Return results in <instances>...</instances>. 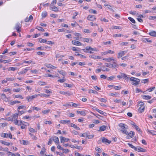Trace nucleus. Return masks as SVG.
Segmentation results:
<instances>
[{
  "instance_id": "f257e3e1",
  "label": "nucleus",
  "mask_w": 156,
  "mask_h": 156,
  "mask_svg": "<svg viewBox=\"0 0 156 156\" xmlns=\"http://www.w3.org/2000/svg\"><path fill=\"white\" fill-rule=\"evenodd\" d=\"M130 81L132 82V84L134 85L138 84L140 82V80L134 77H131L130 78Z\"/></svg>"
},
{
  "instance_id": "f03ea898",
  "label": "nucleus",
  "mask_w": 156,
  "mask_h": 156,
  "mask_svg": "<svg viewBox=\"0 0 156 156\" xmlns=\"http://www.w3.org/2000/svg\"><path fill=\"white\" fill-rule=\"evenodd\" d=\"M120 75L117 76V78L119 79L123 78L125 80L128 78V77H127V75L126 74L122 73H120Z\"/></svg>"
},
{
  "instance_id": "7ed1b4c3",
  "label": "nucleus",
  "mask_w": 156,
  "mask_h": 156,
  "mask_svg": "<svg viewBox=\"0 0 156 156\" xmlns=\"http://www.w3.org/2000/svg\"><path fill=\"white\" fill-rule=\"evenodd\" d=\"M2 137H9L10 139L12 138V135L11 133H10L9 134L5 133H2L1 135Z\"/></svg>"
},
{
  "instance_id": "20e7f679",
  "label": "nucleus",
  "mask_w": 156,
  "mask_h": 156,
  "mask_svg": "<svg viewBox=\"0 0 156 156\" xmlns=\"http://www.w3.org/2000/svg\"><path fill=\"white\" fill-rule=\"evenodd\" d=\"M37 95L35 94L32 96H29L27 97L26 98L28 102H30V101L32 100L33 99L37 97Z\"/></svg>"
},
{
  "instance_id": "39448f33",
  "label": "nucleus",
  "mask_w": 156,
  "mask_h": 156,
  "mask_svg": "<svg viewBox=\"0 0 156 156\" xmlns=\"http://www.w3.org/2000/svg\"><path fill=\"white\" fill-rule=\"evenodd\" d=\"M87 19L91 21H94L96 19V18L94 15H89L87 18Z\"/></svg>"
},
{
  "instance_id": "423d86ee",
  "label": "nucleus",
  "mask_w": 156,
  "mask_h": 156,
  "mask_svg": "<svg viewBox=\"0 0 156 156\" xmlns=\"http://www.w3.org/2000/svg\"><path fill=\"white\" fill-rule=\"evenodd\" d=\"M127 51H122L118 53L117 57L118 58H119L123 56L126 53Z\"/></svg>"
},
{
  "instance_id": "0eeeda50",
  "label": "nucleus",
  "mask_w": 156,
  "mask_h": 156,
  "mask_svg": "<svg viewBox=\"0 0 156 156\" xmlns=\"http://www.w3.org/2000/svg\"><path fill=\"white\" fill-rule=\"evenodd\" d=\"M21 25L20 23H16L15 25V28L18 32L20 31V29L21 28Z\"/></svg>"
},
{
  "instance_id": "6e6552de",
  "label": "nucleus",
  "mask_w": 156,
  "mask_h": 156,
  "mask_svg": "<svg viewBox=\"0 0 156 156\" xmlns=\"http://www.w3.org/2000/svg\"><path fill=\"white\" fill-rule=\"evenodd\" d=\"M72 43L75 45L80 46L82 45V43L76 40H73L72 41Z\"/></svg>"
},
{
  "instance_id": "1a4fd4ad",
  "label": "nucleus",
  "mask_w": 156,
  "mask_h": 156,
  "mask_svg": "<svg viewBox=\"0 0 156 156\" xmlns=\"http://www.w3.org/2000/svg\"><path fill=\"white\" fill-rule=\"evenodd\" d=\"M101 141L103 143H105L106 144H107L106 143H107L108 144H110L111 142V141L108 140L104 137L102 138Z\"/></svg>"
},
{
  "instance_id": "9d476101",
  "label": "nucleus",
  "mask_w": 156,
  "mask_h": 156,
  "mask_svg": "<svg viewBox=\"0 0 156 156\" xmlns=\"http://www.w3.org/2000/svg\"><path fill=\"white\" fill-rule=\"evenodd\" d=\"M135 134L134 132H132V133H128L127 134V135L126 136V138L128 139H129L132 137H133Z\"/></svg>"
},
{
  "instance_id": "9b49d317",
  "label": "nucleus",
  "mask_w": 156,
  "mask_h": 156,
  "mask_svg": "<svg viewBox=\"0 0 156 156\" xmlns=\"http://www.w3.org/2000/svg\"><path fill=\"white\" fill-rule=\"evenodd\" d=\"M119 126L121 128V130H124L128 128L127 126L124 124L120 123L119 124Z\"/></svg>"
},
{
  "instance_id": "f8f14e48",
  "label": "nucleus",
  "mask_w": 156,
  "mask_h": 156,
  "mask_svg": "<svg viewBox=\"0 0 156 156\" xmlns=\"http://www.w3.org/2000/svg\"><path fill=\"white\" fill-rule=\"evenodd\" d=\"M60 138L61 143H62L64 142H67L69 140L68 138H67L62 136H60Z\"/></svg>"
},
{
  "instance_id": "ddd939ff",
  "label": "nucleus",
  "mask_w": 156,
  "mask_h": 156,
  "mask_svg": "<svg viewBox=\"0 0 156 156\" xmlns=\"http://www.w3.org/2000/svg\"><path fill=\"white\" fill-rule=\"evenodd\" d=\"M86 50H90L91 51H98V50L95 48H93L91 47L90 46H87L86 47Z\"/></svg>"
},
{
  "instance_id": "4468645a",
  "label": "nucleus",
  "mask_w": 156,
  "mask_h": 156,
  "mask_svg": "<svg viewBox=\"0 0 156 156\" xmlns=\"http://www.w3.org/2000/svg\"><path fill=\"white\" fill-rule=\"evenodd\" d=\"M33 17L32 15H30L29 18L27 17L25 19V22H31L33 20Z\"/></svg>"
},
{
  "instance_id": "2eb2a0df",
  "label": "nucleus",
  "mask_w": 156,
  "mask_h": 156,
  "mask_svg": "<svg viewBox=\"0 0 156 156\" xmlns=\"http://www.w3.org/2000/svg\"><path fill=\"white\" fill-rule=\"evenodd\" d=\"M96 110L100 114L104 116H107V114L106 113L104 112L103 111L100 110H99L97 108H96Z\"/></svg>"
},
{
  "instance_id": "dca6fc26",
  "label": "nucleus",
  "mask_w": 156,
  "mask_h": 156,
  "mask_svg": "<svg viewBox=\"0 0 156 156\" xmlns=\"http://www.w3.org/2000/svg\"><path fill=\"white\" fill-rule=\"evenodd\" d=\"M136 151L138 152H145L146 151V150L143 148L139 147L138 148L137 147V150Z\"/></svg>"
},
{
  "instance_id": "f3484780",
  "label": "nucleus",
  "mask_w": 156,
  "mask_h": 156,
  "mask_svg": "<svg viewBox=\"0 0 156 156\" xmlns=\"http://www.w3.org/2000/svg\"><path fill=\"white\" fill-rule=\"evenodd\" d=\"M29 70V68H26L23 71L19 72L18 74L19 75L24 74Z\"/></svg>"
},
{
  "instance_id": "a211bd4d",
  "label": "nucleus",
  "mask_w": 156,
  "mask_h": 156,
  "mask_svg": "<svg viewBox=\"0 0 156 156\" xmlns=\"http://www.w3.org/2000/svg\"><path fill=\"white\" fill-rule=\"evenodd\" d=\"M70 125L72 127L74 128L75 129H76L77 130H80V128L79 127H77V126L75 124L72 123H70Z\"/></svg>"
},
{
  "instance_id": "6ab92c4d",
  "label": "nucleus",
  "mask_w": 156,
  "mask_h": 156,
  "mask_svg": "<svg viewBox=\"0 0 156 156\" xmlns=\"http://www.w3.org/2000/svg\"><path fill=\"white\" fill-rule=\"evenodd\" d=\"M145 107L144 106H141L139 108L138 111L140 113H141L144 110Z\"/></svg>"
},
{
  "instance_id": "aec40b11",
  "label": "nucleus",
  "mask_w": 156,
  "mask_h": 156,
  "mask_svg": "<svg viewBox=\"0 0 156 156\" xmlns=\"http://www.w3.org/2000/svg\"><path fill=\"white\" fill-rule=\"evenodd\" d=\"M53 140L56 143L58 144L59 143V139L57 136H54L53 139Z\"/></svg>"
},
{
  "instance_id": "412c9836",
  "label": "nucleus",
  "mask_w": 156,
  "mask_h": 156,
  "mask_svg": "<svg viewBox=\"0 0 156 156\" xmlns=\"http://www.w3.org/2000/svg\"><path fill=\"white\" fill-rule=\"evenodd\" d=\"M149 34L151 36L156 37V32L154 31H152L149 33Z\"/></svg>"
},
{
  "instance_id": "4be33fe9",
  "label": "nucleus",
  "mask_w": 156,
  "mask_h": 156,
  "mask_svg": "<svg viewBox=\"0 0 156 156\" xmlns=\"http://www.w3.org/2000/svg\"><path fill=\"white\" fill-rule=\"evenodd\" d=\"M142 97L144 99L149 100L151 99V97L149 95H144L142 96Z\"/></svg>"
},
{
  "instance_id": "5701e85b",
  "label": "nucleus",
  "mask_w": 156,
  "mask_h": 156,
  "mask_svg": "<svg viewBox=\"0 0 156 156\" xmlns=\"http://www.w3.org/2000/svg\"><path fill=\"white\" fill-rule=\"evenodd\" d=\"M106 129V126H102L100 127L99 131H103Z\"/></svg>"
},
{
  "instance_id": "b1692460",
  "label": "nucleus",
  "mask_w": 156,
  "mask_h": 156,
  "mask_svg": "<svg viewBox=\"0 0 156 156\" xmlns=\"http://www.w3.org/2000/svg\"><path fill=\"white\" fill-rule=\"evenodd\" d=\"M46 66L48 68H52V69H55L56 68V67L52 66L51 64H47Z\"/></svg>"
},
{
  "instance_id": "393cba45",
  "label": "nucleus",
  "mask_w": 156,
  "mask_h": 156,
  "mask_svg": "<svg viewBox=\"0 0 156 156\" xmlns=\"http://www.w3.org/2000/svg\"><path fill=\"white\" fill-rule=\"evenodd\" d=\"M20 103V102L19 101H11L10 102V103L9 104L10 105H14L17 103Z\"/></svg>"
},
{
  "instance_id": "a878e982",
  "label": "nucleus",
  "mask_w": 156,
  "mask_h": 156,
  "mask_svg": "<svg viewBox=\"0 0 156 156\" xmlns=\"http://www.w3.org/2000/svg\"><path fill=\"white\" fill-rule=\"evenodd\" d=\"M70 122V120H61L60 121V122L62 124L68 123Z\"/></svg>"
},
{
  "instance_id": "bb28decb",
  "label": "nucleus",
  "mask_w": 156,
  "mask_h": 156,
  "mask_svg": "<svg viewBox=\"0 0 156 156\" xmlns=\"http://www.w3.org/2000/svg\"><path fill=\"white\" fill-rule=\"evenodd\" d=\"M60 93L64 95L67 94L68 96H70L71 94L69 92L60 91Z\"/></svg>"
},
{
  "instance_id": "cd10ccee",
  "label": "nucleus",
  "mask_w": 156,
  "mask_h": 156,
  "mask_svg": "<svg viewBox=\"0 0 156 156\" xmlns=\"http://www.w3.org/2000/svg\"><path fill=\"white\" fill-rule=\"evenodd\" d=\"M148 132L150 134L152 135H156V132L153 130H150L147 129Z\"/></svg>"
},
{
  "instance_id": "c85d7f7f",
  "label": "nucleus",
  "mask_w": 156,
  "mask_h": 156,
  "mask_svg": "<svg viewBox=\"0 0 156 156\" xmlns=\"http://www.w3.org/2000/svg\"><path fill=\"white\" fill-rule=\"evenodd\" d=\"M0 142L5 145L9 146L10 145V143L1 140L0 141Z\"/></svg>"
},
{
  "instance_id": "c756f323",
  "label": "nucleus",
  "mask_w": 156,
  "mask_h": 156,
  "mask_svg": "<svg viewBox=\"0 0 156 156\" xmlns=\"http://www.w3.org/2000/svg\"><path fill=\"white\" fill-rule=\"evenodd\" d=\"M105 66H106L108 67L109 68H115L114 67V66H113V64H112L106 63Z\"/></svg>"
},
{
  "instance_id": "7c9ffc66",
  "label": "nucleus",
  "mask_w": 156,
  "mask_h": 156,
  "mask_svg": "<svg viewBox=\"0 0 156 156\" xmlns=\"http://www.w3.org/2000/svg\"><path fill=\"white\" fill-rule=\"evenodd\" d=\"M58 72L61 74L63 76H65L66 74V73L63 70L59 71L58 70Z\"/></svg>"
},
{
  "instance_id": "2f4dec72",
  "label": "nucleus",
  "mask_w": 156,
  "mask_h": 156,
  "mask_svg": "<svg viewBox=\"0 0 156 156\" xmlns=\"http://www.w3.org/2000/svg\"><path fill=\"white\" fill-rule=\"evenodd\" d=\"M77 113L78 114H80L81 115L83 116L86 115V113L84 111H77Z\"/></svg>"
},
{
  "instance_id": "473e14b6",
  "label": "nucleus",
  "mask_w": 156,
  "mask_h": 156,
  "mask_svg": "<svg viewBox=\"0 0 156 156\" xmlns=\"http://www.w3.org/2000/svg\"><path fill=\"white\" fill-rule=\"evenodd\" d=\"M128 144L129 147L132 148L134 149L135 150H137V147H135V146H133V145L129 143H128Z\"/></svg>"
},
{
  "instance_id": "72a5a7b5",
  "label": "nucleus",
  "mask_w": 156,
  "mask_h": 156,
  "mask_svg": "<svg viewBox=\"0 0 156 156\" xmlns=\"http://www.w3.org/2000/svg\"><path fill=\"white\" fill-rule=\"evenodd\" d=\"M47 15V13L46 11H44L42 13V18L45 17Z\"/></svg>"
},
{
  "instance_id": "f704fd0d",
  "label": "nucleus",
  "mask_w": 156,
  "mask_h": 156,
  "mask_svg": "<svg viewBox=\"0 0 156 156\" xmlns=\"http://www.w3.org/2000/svg\"><path fill=\"white\" fill-rule=\"evenodd\" d=\"M39 41L41 43H44L46 42H47V41L46 40L43 39H42L41 38H40L39 39Z\"/></svg>"
},
{
  "instance_id": "c9c22d12",
  "label": "nucleus",
  "mask_w": 156,
  "mask_h": 156,
  "mask_svg": "<svg viewBox=\"0 0 156 156\" xmlns=\"http://www.w3.org/2000/svg\"><path fill=\"white\" fill-rule=\"evenodd\" d=\"M38 83L41 86H43L46 85V83L44 82L39 81L38 82Z\"/></svg>"
},
{
  "instance_id": "e433bc0d",
  "label": "nucleus",
  "mask_w": 156,
  "mask_h": 156,
  "mask_svg": "<svg viewBox=\"0 0 156 156\" xmlns=\"http://www.w3.org/2000/svg\"><path fill=\"white\" fill-rule=\"evenodd\" d=\"M8 149L7 148H3L2 147H0V151H8Z\"/></svg>"
},
{
  "instance_id": "4c0bfd02",
  "label": "nucleus",
  "mask_w": 156,
  "mask_h": 156,
  "mask_svg": "<svg viewBox=\"0 0 156 156\" xmlns=\"http://www.w3.org/2000/svg\"><path fill=\"white\" fill-rule=\"evenodd\" d=\"M128 19L132 23H136V22L135 20L132 17H129L128 18Z\"/></svg>"
},
{
  "instance_id": "58836bf2",
  "label": "nucleus",
  "mask_w": 156,
  "mask_h": 156,
  "mask_svg": "<svg viewBox=\"0 0 156 156\" xmlns=\"http://www.w3.org/2000/svg\"><path fill=\"white\" fill-rule=\"evenodd\" d=\"M17 69V68L16 67H10L8 68V70L9 71L11 70L12 71H15Z\"/></svg>"
},
{
  "instance_id": "ea45409f",
  "label": "nucleus",
  "mask_w": 156,
  "mask_h": 156,
  "mask_svg": "<svg viewBox=\"0 0 156 156\" xmlns=\"http://www.w3.org/2000/svg\"><path fill=\"white\" fill-rule=\"evenodd\" d=\"M38 95L40 96L41 97H49L50 95L48 94H38Z\"/></svg>"
},
{
  "instance_id": "a19ab883",
  "label": "nucleus",
  "mask_w": 156,
  "mask_h": 156,
  "mask_svg": "<svg viewBox=\"0 0 156 156\" xmlns=\"http://www.w3.org/2000/svg\"><path fill=\"white\" fill-rule=\"evenodd\" d=\"M51 10L55 12H57L58 11V8L55 6H53L51 7Z\"/></svg>"
},
{
  "instance_id": "79ce46f5",
  "label": "nucleus",
  "mask_w": 156,
  "mask_h": 156,
  "mask_svg": "<svg viewBox=\"0 0 156 156\" xmlns=\"http://www.w3.org/2000/svg\"><path fill=\"white\" fill-rule=\"evenodd\" d=\"M89 12L91 13H94L96 14L97 13V11L93 9H91L89 10Z\"/></svg>"
},
{
  "instance_id": "37998d69",
  "label": "nucleus",
  "mask_w": 156,
  "mask_h": 156,
  "mask_svg": "<svg viewBox=\"0 0 156 156\" xmlns=\"http://www.w3.org/2000/svg\"><path fill=\"white\" fill-rule=\"evenodd\" d=\"M90 93H94V94H97L98 93L95 90H90L89 92Z\"/></svg>"
},
{
  "instance_id": "c03bdc74",
  "label": "nucleus",
  "mask_w": 156,
  "mask_h": 156,
  "mask_svg": "<svg viewBox=\"0 0 156 156\" xmlns=\"http://www.w3.org/2000/svg\"><path fill=\"white\" fill-rule=\"evenodd\" d=\"M36 28L37 29L40 31H45L44 30L42 29V27H38V26Z\"/></svg>"
},
{
  "instance_id": "a18cd8bd",
  "label": "nucleus",
  "mask_w": 156,
  "mask_h": 156,
  "mask_svg": "<svg viewBox=\"0 0 156 156\" xmlns=\"http://www.w3.org/2000/svg\"><path fill=\"white\" fill-rule=\"evenodd\" d=\"M15 77H11V78H7L6 79L7 80V81H13L15 79Z\"/></svg>"
},
{
  "instance_id": "49530a36",
  "label": "nucleus",
  "mask_w": 156,
  "mask_h": 156,
  "mask_svg": "<svg viewBox=\"0 0 156 156\" xmlns=\"http://www.w3.org/2000/svg\"><path fill=\"white\" fill-rule=\"evenodd\" d=\"M90 41L91 42H92V40L91 39H90V38H84V40L83 41L84 42H89V41Z\"/></svg>"
},
{
  "instance_id": "de8ad7c7",
  "label": "nucleus",
  "mask_w": 156,
  "mask_h": 156,
  "mask_svg": "<svg viewBox=\"0 0 156 156\" xmlns=\"http://www.w3.org/2000/svg\"><path fill=\"white\" fill-rule=\"evenodd\" d=\"M21 143L23 144V145H27L28 143V142L27 140H23L21 141Z\"/></svg>"
},
{
  "instance_id": "09e8293b",
  "label": "nucleus",
  "mask_w": 156,
  "mask_h": 156,
  "mask_svg": "<svg viewBox=\"0 0 156 156\" xmlns=\"http://www.w3.org/2000/svg\"><path fill=\"white\" fill-rule=\"evenodd\" d=\"M99 100L102 102H105L107 101V100L103 98H98Z\"/></svg>"
},
{
  "instance_id": "8fccbe9b",
  "label": "nucleus",
  "mask_w": 156,
  "mask_h": 156,
  "mask_svg": "<svg viewBox=\"0 0 156 156\" xmlns=\"http://www.w3.org/2000/svg\"><path fill=\"white\" fill-rule=\"evenodd\" d=\"M64 86L65 87H71L72 86V85L71 84H68L66 83H65L64 84Z\"/></svg>"
},
{
  "instance_id": "3c124183",
  "label": "nucleus",
  "mask_w": 156,
  "mask_h": 156,
  "mask_svg": "<svg viewBox=\"0 0 156 156\" xmlns=\"http://www.w3.org/2000/svg\"><path fill=\"white\" fill-rule=\"evenodd\" d=\"M93 137H94V135H87L86 139H92Z\"/></svg>"
},
{
  "instance_id": "603ef678",
  "label": "nucleus",
  "mask_w": 156,
  "mask_h": 156,
  "mask_svg": "<svg viewBox=\"0 0 156 156\" xmlns=\"http://www.w3.org/2000/svg\"><path fill=\"white\" fill-rule=\"evenodd\" d=\"M15 98H20L21 99H23V97L21 95H16L15 96Z\"/></svg>"
},
{
  "instance_id": "864d4df0",
  "label": "nucleus",
  "mask_w": 156,
  "mask_h": 156,
  "mask_svg": "<svg viewBox=\"0 0 156 156\" xmlns=\"http://www.w3.org/2000/svg\"><path fill=\"white\" fill-rule=\"evenodd\" d=\"M50 109H48V110H46L43 111H42V112L43 114H44L48 113V112H50Z\"/></svg>"
},
{
  "instance_id": "5fc2aeb1",
  "label": "nucleus",
  "mask_w": 156,
  "mask_h": 156,
  "mask_svg": "<svg viewBox=\"0 0 156 156\" xmlns=\"http://www.w3.org/2000/svg\"><path fill=\"white\" fill-rule=\"evenodd\" d=\"M8 156H15V154L9 151L7 152Z\"/></svg>"
},
{
  "instance_id": "6e6d98bb",
  "label": "nucleus",
  "mask_w": 156,
  "mask_h": 156,
  "mask_svg": "<svg viewBox=\"0 0 156 156\" xmlns=\"http://www.w3.org/2000/svg\"><path fill=\"white\" fill-rule=\"evenodd\" d=\"M26 107L24 105H21L19 106L18 108V110H19L20 109L26 108Z\"/></svg>"
},
{
  "instance_id": "4d7b16f0",
  "label": "nucleus",
  "mask_w": 156,
  "mask_h": 156,
  "mask_svg": "<svg viewBox=\"0 0 156 156\" xmlns=\"http://www.w3.org/2000/svg\"><path fill=\"white\" fill-rule=\"evenodd\" d=\"M112 63L113 64V66L115 68V67L118 68V67L119 66L116 62V61Z\"/></svg>"
},
{
  "instance_id": "13d9d810",
  "label": "nucleus",
  "mask_w": 156,
  "mask_h": 156,
  "mask_svg": "<svg viewBox=\"0 0 156 156\" xmlns=\"http://www.w3.org/2000/svg\"><path fill=\"white\" fill-rule=\"evenodd\" d=\"M104 60H106L108 62H110L112 60H115L114 59H112L111 58H108L105 59H104Z\"/></svg>"
},
{
  "instance_id": "bf43d9fd",
  "label": "nucleus",
  "mask_w": 156,
  "mask_h": 156,
  "mask_svg": "<svg viewBox=\"0 0 156 156\" xmlns=\"http://www.w3.org/2000/svg\"><path fill=\"white\" fill-rule=\"evenodd\" d=\"M19 115L17 113H15L12 115V117L14 119H17Z\"/></svg>"
},
{
  "instance_id": "052dcab7",
  "label": "nucleus",
  "mask_w": 156,
  "mask_h": 156,
  "mask_svg": "<svg viewBox=\"0 0 156 156\" xmlns=\"http://www.w3.org/2000/svg\"><path fill=\"white\" fill-rule=\"evenodd\" d=\"M155 88V87H150L147 90L149 91V92L152 91L153 90H154Z\"/></svg>"
},
{
  "instance_id": "680f3d73",
  "label": "nucleus",
  "mask_w": 156,
  "mask_h": 156,
  "mask_svg": "<svg viewBox=\"0 0 156 156\" xmlns=\"http://www.w3.org/2000/svg\"><path fill=\"white\" fill-rule=\"evenodd\" d=\"M149 82V79H147L144 80H142V82L143 83H145L147 82Z\"/></svg>"
},
{
  "instance_id": "e2e57ef3",
  "label": "nucleus",
  "mask_w": 156,
  "mask_h": 156,
  "mask_svg": "<svg viewBox=\"0 0 156 156\" xmlns=\"http://www.w3.org/2000/svg\"><path fill=\"white\" fill-rule=\"evenodd\" d=\"M115 78V77L114 76H111L109 77H108V79L107 80H112L114 78Z\"/></svg>"
},
{
  "instance_id": "0e129e2a",
  "label": "nucleus",
  "mask_w": 156,
  "mask_h": 156,
  "mask_svg": "<svg viewBox=\"0 0 156 156\" xmlns=\"http://www.w3.org/2000/svg\"><path fill=\"white\" fill-rule=\"evenodd\" d=\"M121 132H122L124 133V134H126V135H127L128 133V132L126 130H125V129H124V130H121Z\"/></svg>"
},
{
  "instance_id": "69168bd1",
  "label": "nucleus",
  "mask_w": 156,
  "mask_h": 156,
  "mask_svg": "<svg viewBox=\"0 0 156 156\" xmlns=\"http://www.w3.org/2000/svg\"><path fill=\"white\" fill-rule=\"evenodd\" d=\"M37 54L40 55H44L45 54V53L44 52H42L41 51H38L37 52Z\"/></svg>"
},
{
  "instance_id": "338daca9",
  "label": "nucleus",
  "mask_w": 156,
  "mask_h": 156,
  "mask_svg": "<svg viewBox=\"0 0 156 156\" xmlns=\"http://www.w3.org/2000/svg\"><path fill=\"white\" fill-rule=\"evenodd\" d=\"M144 41L145 42H151V40H150L149 39H148L147 38H144Z\"/></svg>"
},
{
  "instance_id": "774afa93",
  "label": "nucleus",
  "mask_w": 156,
  "mask_h": 156,
  "mask_svg": "<svg viewBox=\"0 0 156 156\" xmlns=\"http://www.w3.org/2000/svg\"><path fill=\"white\" fill-rule=\"evenodd\" d=\"M65 80L64 79H60L59 80H58V82H60L61 83H63L64 82H65Z\"/></svg>"
}]
</instances>
